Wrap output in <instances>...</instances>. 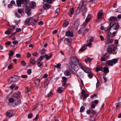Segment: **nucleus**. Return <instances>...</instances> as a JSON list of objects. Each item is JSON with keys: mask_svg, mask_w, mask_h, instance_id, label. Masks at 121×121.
I'll return each instance as SVG.
<instances>
[{"mask_svg": "<svg viewBox=\"0 0 121 121\" xmlns=\"http://www.w3.org/2000/svg\"><path fill=\"white\" fill-rule=\"evenodd\" d=\"M70 64L71 67L72 69H73L75 71H77L78 68L75 64L78 63L79 59L76 56H72L70 58Z\"/></svg>", "mask_w": 121, "mask_h": 121, "instance_id": "f257e3e1", "label": "nucleus"}, {"mask_svg": "<svg viewBox=\"0 0 121 121\" xmlns=\"http://www.w3.org/2000/svg\"><path fill=\"white\" fill-rule=\"evenodd\" d=\"M87 11V9L86 7L83 5L82 3H80L79 4L78 9H77L76 13L77 14H78L79 13L82 12V15L84 17L85 16V13H86Z\"/></svg>", "mask_w": 121, "mask_h": 121, "instance_id": "f03ea898", "label": "nucleus"}, {"mask_svg": "<svg viewBox=\"0 0 121 121\" xmlns=\"http://www.w3.org/2000/svg\"><path fill=\"white\" fill-rule=\"evenodd\" d=\"M20 77L18 76L13 75L11 76L8 79V81L11 83L17 81L19 78Z\"/></svg>", "mask_w": 121, "mask_h": 121, "instance_id": "7ed1b4c3", "label": "nucleus"}, {"mask_svg": "<svg viewBox=\"0 0 121 121\" xmlns=\"http://www.w3.org/2000/svg\"><path fill=\"white\" fill-rule=\"evenodd\" d=\"M117 62V60L116 59H113L111 60H108L106 63L107 66H108L107 65L108 64L109 66H112L114 64H115Z\"/></svg>", "mask_w": 121, "mask_h": 121, "instance_id": "20e7f679", "label": "nucleus"}, {"mask_svg": "<svg viewBox=\"0 0 121 121\" xmlns=\"http://www.w3.org/2000/svg\"><path fill=\"white\" fill-rule=\"evenodd\" d=\"M78 65L80 68L82 69L85 72L87 73L91 72L90 70L86 68L85 66H84L83 65L79 63Z\"/></svg>", "mask_w": 121, "mask_h": 121, "instance_id": "39448f33", "label": "nucleus"}, {"mask_svg": "<svg viewBox=\"0 0 121 121\" xmlns=\"http://www.w3.org/2000/svg\"><path fill=\"white\" fill-rule=\"evenodd\" d=\"M113 27V29L115 30L118 29L119 28V25L118 24L115 23L113 22H111L110 23V28L111 30V28Z\"/></svg>", "mask_w": 121, "mask_h": 121, "instance_id": "423d86ee", "label": "nucleus"}, {"mask_svg": "<svg viewBox=\"0 0 121 121\" xmlns=\"http://www.w3.org/2000/svg\"><path fill=\"white\" fill-rule=\"evenodd\" d=\"M26 2V0H17L16 1V3L18 7H21V4H24Z\"/></svg>", "mask_w": 121, "mask_h": 121, "instance_id": "0eeeda50", "label": "nucleus"}, {"mask_svg": "<svg viewBox=\"0 0 121 121\" xmlns=\"http://www.w3.org/2000/svg\"><path fill=\"white\" fill-rule=\"evenodd\" d=\"M65 35L68 37H72L73 35V32L70 31L69 30L65 32Z\"/></svg>", "mask_w": 121, "mask_h": 121, "instance_id": "6e6552de", "label": "nucleus"}, {"mask_svg": "<svg viewBox=\"0 0 121 121\" xmlns=\"http://www.w3.org/2000/svg\"><path fill=\"white\" fill-rule=\"evenodd\" d=\"M79 19H77L75 22L74 23V27L75 30H77L79 25Z\"/></svg>", "mask_w": 121, "mask_h": 121, "instance_id": "1a4fd4ad", "label": "nucleus"}, {"mask_svg": "<svg viewBox=\"0 0 121 121\" xmlns=\"http://www.w3.org/2000/svg\"><path fill=\"white\" fill-rule=\"evenodd\" d=\"M21 93L19 91H18L17 93H14L13 95V96L16 98H20V95Z\"/></svg>", "mask_w": 121, "mask_h": 121, "instance_id": "9d476101", "label": "nucleus"}, {"mask_svg": "<svg viewBox=\"0 0 121 121\" xmlns=\"http://www.w3.org/2000/svg\"><path fill=\"white\" fill-rule=\"evenodd\" d=\"M72 41V39H71L68 38L65 39L64 42L65 44H68L69 43L71 42Z\"/></svg>", "mask_w": 121, "mask_h": 121, "instance_id": "9b49d317", "label": "nucleus"}, {"mask_svg": "<svg viewBox=\"0 0 121 121\" xmlns=\"http://www.w3.org/2000/svg\"><path fill=\"white\" fill-rule=\"evenodd\" d=\"M71 70L74 74L76 75L78 77H80L82 75V73L81 72L77 73V71H75L72 69H71Z\"/></svg>", "mask_w": 121, "mask_h": 121, "instance_id": "f8f14e48", "label": "nucleus"}, {"mask_svg": "<svg viewBox=\"0 0 121 121\" xmlns=\"http://www.w3.org/2000/svg\"><path fill=\"white\" fill-rule=\"evenodd\" d=\"M96 70L97 71H103V67L101 66L98 65L96 68Z\"/></svg>", "mask_w": 121, "mask_h": 121, "instance_id": "ddd939ff", "label": "nucleus"}, {"mask_svg": "<svg viewBox=\"0 0 121 121\" xmlns=\"http://www.w3.org/2000/svg\"><path fill=\"white\" fill-rule=\"evenodd\" d=\"M65 88H63V86L59 87L57 88V91L59 93H61L63 91Z\"/></svg>", "mask_w": 121, "mask_h": 121, "instance_id": "4468645a", "label": "nucleus"}, {"mask_svg": "<svg viewBox=\"0 0 121 121\" xmlns=\"http://www.w3.org/2000/svg\"><path fill=\"white\" fill-rule=\"evenodd\" d=\"M13 31V29H9L6 31L4 34L7 35H9Z\"/></svg>", "mask_w": 121, "mask_h": 121, "instance_id": "2eb2a0df", "label": "nucleus"}, {"mask_svg": "<svg viewBox=\"0 0 121 121\" xmlns=\"http://www.w3.org/2000/svg\"><path fill=\"white\" fill-rule=\"evenodd\" d=\"M37 65L39 67H40L42 66L43 65V63L42 61L39 60H37Z\"/></svg>", "mask_w": 121, "mask_h": 121, "instance_id": "dca6fc26", "label": "nucleus"}, {"mask_svg": "<svg viewBox=\"0 0 121 121\" xmlns=\"http://www.w3.org/2000/svg\"><path fill=\"white\" fill-rule=\"evenodd\" d=\"M81 30H82V33L83 34H84L87 31H88L89 29H86V27H82L81 29Z\"/></svg>", "mask_w": 121, "mask_h": 121, "instance_id": "f3484780", "label": "nucleus"}, {"mask_svg": "<svg viewBox=\"0 0 121 121\" xmlns=\"http://www.w3.org/2000/svg\"><path fill=\"white\" fill-rule=\"evenodd\" d=\"M108 56L107 55H104L101 58L102 60L103 61H105L107 60Z\"/></svg>", "mask_w": 121, "mask_h": 121, "instance_id": "a211bd4d", "label": "nucleus"}, {"mask_svg": "<svg viewBox=\"0 0 121 121\" xmlns=\"http://www.w3.org/2000/svg\"><path fill=\"white\" fill-rule=\"evenodd\" d=\"M117 19L116 17L112 16L110 17L109 19V20L110 21H115Z\"/></svg>", "mask_w": 121, "mask_h": 121, "instance_id": "6ab92c4d", "label": "nucleus"}, {"mask_svg": "<svg viewBox=\"0 0 121 121\" xmlns=\"http://www.w3.org/2000/svg\"><path fill=\"white\" fill-rule=\"evenodd\" d=\"M30 63L34 65L36 64V61L35 59L34 58H31L30 60Z\"/></svg>", "mask_w": 121, "mask_h": 121, "instance_id": "aec40b11", "label": "nucleus"}, {"mask_svg": "<svg viewBox=\"0 0 121 121\" xmlns=\"http://www.w3.org/2000/svg\"><path fill=\"white\" fill-rule=\"evenodd\" d=\"M74 10V8H72L70 9V13H69L68 14V15L71 17H72V16Z\"/></svg>", "mask_w": 121, "mask_h": 121, "instance_id": "412c9836", "label": "nucleus"}, {"mask_svg": "<svg viewBox=\"0 0 121 121\" xmlns=\"http://www.w3.org/2000/svg\"><path fill=\"white\" fill-rule=\"evenodd\" d=\"M103 14V13L101 12H98L97 15L98 19H101Z\"/></svg>", "mask_w": 121, "mask_h": 121, "instance_id": "4be33fe9", "label": "nucleus"}, {"mask_svg": "<svg viewBox=\"0 0 121 121\" xmlns=\"http://www.w3.org/2000/svg\"><path fill=\"white\" fill-rule=\"evenodd\" d=\"M102 72L105 73H108L109 72L108 68L107 66L104 67L103 68V71H102Z\"/></svg>", "mask_w": 121, "mask_h": 121, "instance_id": "5701e85b", "label": "nucleus"}, {"mask_svg": "<svg viewBox=\"0 0 121 121\" xmlns=\"http://www.w3.org/2000/svg\"><path fill=\"white\" fill-rule=\"evenodd\" d=\"M52 54H50L49 56H48L47 54H46L44 55V57L46 58L47 60H48L50 59L52 57Z\"/></svg>", "mask_w": 121, "mask_h": 121, "instance_id": "b1692460", "label": "nucleus"}, {"mask_svg": "<svg viewBox=\"0 0 121 121\" xmlns=\"http://www.w3.org/2000/svg\"><path fill=\"white\" fill-rule=\"evenodd\" d=\"M87 48L86 45L85 44L80 49L81 51L82 52L86 50Z\"/></svg>", "mask_w": 121, "mask_h": 121, "instance_id": "393cba45", "label": "nucleus"}, {"mask_svg": "<svg viewBox=\"0 0 121 121\" xmlns=\"http://www.w3.org/2000/svg\"><path fill=\"white\" fill-rule=\"evenodd\" d=\"M114 41L113 39H108L107 40V42L109 43H112Z\"/></svg>", "mask_w": 121, "mask_h": 121, "instance_id": "a878e982", "label": "nucleus"}, {"mask_svg": "<svg viewBox=\"0 0 121 121\" xmlns=\"http://www.w3.org/2000/svg\"><path fill=\"white\" fill-rule=\"evenodd\" d=\"M83 98V100H85L86 98L87 97L89 96V95L88 94L86 93H85L82 95Z\"/></svg>", "mask_w": 121, "mask_h": 121, "instance_id": "bb28decb", "label": "nucleus"}, {"mask_svg": "<svg viewBox=\"0 0 121 121\" xmlns=\"http://www.w3.org/2000/svg\"><path fill=\"white\" fill-rule=\"evenodd\" d=\"M14 54V52L10 50L8 54L9 56V58H11V57L13 56Z\"/></svg>", "mask_w": 121, "mask_h": 121, "instance_id": "cd10ccee", "label": "nucleus"}, {"mask_svg": "<svg viewBox=\"0 0 121 121\" xmlns=\"http://www.w3.org/2000/svg\"><path fill=\"white\" fill-rule=\"evenodd\" d=\"M69 23V22L68 21H65L64 23L63 24V27H66L68 25Z\"/></svg>", "mask_w": 121, "mask_h": 121, "instance_id": "c85d7f7f", "label": "nucleus"}, {"mask_svg": "<svg viewBox=\"0 0 121 121\" xmlns=\"http://www.w3.org/2000/svg\"><path fill=\"white\" fill-rule=\"evenodd\" d=\"M6 115L9 117H11L13 115V113H10L8 112H7L6 113Z\"/></svg>", "mask_w": 121, "mask_h": 121, "instance_id": "c756f323", "label": "nucleus"}, {"mask_svg": "<svg viewBox=\"0 0 121 121\" xmlns=\"http://www.w3.org/2000/svg\"><path fill=\"white\" fill-rule=\"evenodd\" d=\"M35 5V3L34 1H32L30 3V6L31 7L33 8Z\"/></svg>", "mask_w": 121, "mask_h": 121, "instance_id": "7c9ffc66", "label": "nucleus"}, {"mask_svg": "<svg viewBox=\"0 0 121 121\" xmlns=\"http://www.w3.org/2000/svg\"><path fill=\"white\" fill-rule=\"evenodd\" d=\"M33 19V17H30L27 18L26 19V20L25 21V23L27 24H29V23L30 22L29 21V19Z\"/></svg>", "mask_w": 121, "mask_h": 121, "instance_id": "2f4dec72", "label": "nucleus"}, {"mask_svg": "<svg viewBox=\"0 0 121 121\" xmlns=\"http://www.w3.org/2000/svg\"><path fill=\"white\" fill-rule=\"evenodd\" d=\"M29 21L30 22H31L30 21H31L34 23L37 22L38 21V20L33 19H33H29Z\"/></svg>", "mask_w": 121, "mask_h": 121, "instance_id": "473e14b6", "label": "nucleus"}, {"mask_svg": "<svg viewBox=\"0 0 121 121\" xmlns=\"http://www.w3.org/2000/svg\"><path fill=\"white\" fill-rule=\"evenodd\" d=\"M40 82V81L39 80H38L37 79H36L35 81V84L37 86H39V83Z\"/></svg>", "mask_w": 121, "mask_h": 121, "instance_id": "72a5a7b5", "label": "nucleus"}, {"mask_svg": "<svg viewBox=\"0 0 121 121\" xmlns=\"http://www.w3.org/2000/svg\"><path fill=\"white\" fill-rule=\"evenodd\" d=\"M92 59H91L89 57L85 59V61L86 63H87L88 62H90L91 60Z\"/></svg>", "mask_w": 121, "mask_h": 121, "instance_id": "f704fd0d", "label": "nucleus"}, {"mask_svg": "<svg viewBox=\"0 0 121 121\" xmlns=\"http://www.w3.org/2000/svg\"><path fill=\"white\" fill-rule=\"evenodd\" d=\"M15 100L13 98H11L9 99V103L13 102Z\"/></svg>", "mask_w": 121, "mask_h": 121, "instance_id": "c9c22d12", "label": "nucleus"}, {"mask_svg": "<svg viewBox=\"0 0 121 121\" xmlns=\"http://www.w3.org/2000/svg\"><path fill=\"white\" fill-rule=\"evenodd\" d=\"M17 102L15 104L16 106H17L20 105L21 103V100H17Z\"/></svg>", "mask_w": 121, "mask_h": 121, "instance_id": "e433bc0d", "label": "nucleus"}, {"mask_svg": "<svg viewBox=\"0 0 121 121\" xmlns=\"http://www.w3.org/2000/svg\"><path fill=\"white\" fill-rule=\"evenodd\" d=\"M61 82L62 83V86L65 87L67 86L66 83V82L61 81Z\"/></svg>", "mask_w": 121, "mask_h": 121, "instance_id": "4c0bfd02", "label": "nucleus"}, {"mask_svg": "<svg viewBox=\"0 0 121 121\" xmlns=\"http://www.w3.org/2000/svg\"><path fill=\"white\" fill-rule=\"evenodd\" d=\"M62 81L67 82V78L65 77H62Z\"/></svg>", "mask_w": 121, "mask_h": 121, "instance_id": "58836bf2", "label": "nucleus"}, {"mask_svg": "<svg viewBox=\"0 0 121 121\" xmlns=\"http://www.w3.org/2000/svg\"><path fill=\"white\" fill-rule=\"evenodd\" d=\"M26 11L28 12L30 11L31 10L30 8L28 6H26Z\"/></svg>", "mask_w": 121, "mask_h": 121, "instance_id": "ea45409f", "label": "nucleus"}, {"mask_svg": "<svg viewBox=\"0 0 121 121\" xmlns=\"http://www.w3.org/2000/svg\"><path fill=\"white\" fill-rule=\"evenodd\" d=\"M45 50L44 49H42L40 51V53L41 54H44L45 53Z\"/></svg>", "mask_w": 121, "mask_h": 121, "instance_id": "a19ab883", "label": "nucleus"}, {"mask_svg": "<svg viewBox=\"0 0 121 121\" xmlns=\"http://www.w3.org/2000/svg\"><path fill=\"white\" fill-rule=\"evenodd\" d=\"M110 25L109 28L108 26L104 28V30L106 31H110Z\"/></svg>", "mask_w": 121, "mask_h": 121, "instance_id": "79ce46f5", "label": "nucleus"}, {"mask_svg": "<svg viewBox=\"0 0 121 121\" xmlns=\"http://www.w3.org/2000/svg\"><path fill=\"white\" fill-rule=\"evenodd\" d=\"M44 57V56L42 55L40 56V57H39L38 60H39L42 61L43 60V58Z\"/></svg>", "mask_w": 121, "mask_h": 121, "instance_id": "37998d69", "label": "nucleus"}, {"mask_svg": "<svg viewBox=\"0 0 121 121\" xmlns=\"http://www.w3.org/2000/svg\"><path fill=\"white\" fill-rule=\"evenodd\" d=\"M113 51L112 49L111 48H108V51L109 53L112 52Z\"/></svg>", "mask_w": 121, "mask_h": 121, "instance_id": "c03bdc74", "label": "nucleus"}, {"mask_svg": "<svg viewBox=\"0 0 121 121\" xmlns=\"http://www.w3.org/2000/svg\"><path fill=\"white\" fill-rule=\"evenodd\" d=\"M71 74V73L70 71L69 70L67 71L66 73V75L67 76L70 75Z\"/></svg>", "mask_w": 121, "mask_h": 121, "instance_id": "a18cd8bd", "label": "nucleus"}, {"mask_svg": "<svg viewBox=\"0 0 121 121\" xmlns=\"http://www.w3.org/2000/svg\"><path fill=\"white\" fill-rule=\"evenodd\" d=\"M60 10L59 8L57 9L55 11V13L58 15L60 12Z\"/></svg>", "mask_w": 121, "mask_h": 121, "instance_id": "49530a36", "label": "nucleus"}, {"mask_svg": "<svg viewBox=\"0 0 121 121\" xmlns=\"http://www.w3.org/2000/svg\"><path fill=\"white\" fill-rule=\"evenodd\" d=\"M61 65V64L60 63H59L57 64L55 66V67L58 68H60Z\"/></svg>", "mask_w": 121, "mask_h": 121, "instance_id": "de8ad7c7", "label": "nucleus"}, {"mask_svg": "<svg viewBox=\"0 0 121 121\" xmlns=\"http://www.w3.org/2000/svg\"><path fill=\"white\" fill-rule=\"evenodd\" d=\"M84 109V106H82L80 108V111L81 112H83Z\"/></svg>", "mask_w": 121, "mask_h": 121, "instance_id": "09e8293b", "label": "nucleus"}, {"mask_svg": "<svg viewBox=\"0 0 121 121\" xmlns=\"http://www.w3.org/2000/svg\"><path fill=\"white\" fill-rule=\"evenodd\" d=\"M26 13L28 16L30 15L31 14V13L30 11L28 12H26Z\"/></svg>", "mask_w": 121, "mask_h": 121, "instance_id": "8fccbe9b", "label": "nucleus"}, {"mask_svg": "<svg viewBox=\"0 0 121 121\" xmlns=\"http://www.w3.org/2000/svg\"><path fill=\"white\" fill-rule=\"evenodd\" d=\"M88 76L90 78H92L93 76V74L92 73H90L88 74Z\"/></svg>", "mask_w": 121, "mask_h": 121, "instance_id": "3c124183", "label": "nucleus"}, {"mask_svg": "<svg viewBox=\"0 0 121 121\" xmlns=\"http://www.w3.org/2000/svg\"><path fill=\"white\" fill-rule=\"evenodd\" d=\"M99 102V101L98 100H95L94 101H92V103H94L95 104H97Z\"/></svg>", "mask_w": 121, "mask_h": 121, "instance_id": "603ef678", "label": "nucleus"}, {"mask_svg": "<svg viewBox=\"0 0 121 121\" xmlns=\"http://www.w3.org/2000/svg\"><path fill=\"white\" fill-rule=\"evenodd\" d=\"M30 90V89L28 87H26L25 88L26 91L27 93L29 92Z\"/></svg>", "mask_w": 121, "mask_h": 121, "instance_id": "864d4df0", "label": "nucleus"}, {"mask_svg": "<svg viewBox=\"0 0 121 121\" xmlns=\"http://www.w3.org/2000/svg\"><path fill=\"white\" fill-rule=\"evenodd\" d=\"M52 94V91H51L50 92V93L48 94L47 95V97H49L51 96V95Z\"/></svg>", "mask_w": 121, "mask_h": 121, "instance_id": "5fc2aeb1", "label": "nucleus"}, {"mask_svg": "<svg viewBox=\"0 0 121 121\" xmlns=\"http://www.w3.org/2000/svg\"><path fill=\"white\" fill-rule=\"evenodd\" d=\"M33 117V115L32 114L30 113L28 115V117L29 118H31Z\"/></svg>", "mask_w": 121, "mask_h": 121, "instance_id": "6e6d98bb", "label": "nucleus"}, {"mask_svg": "<svg viewBox=\"0 0 121 121\" xmlns=\"http://www.w3.org/2000/svg\"><path fill=\"white\" fill-rule=\"evenodd\" d=\"M15 15L18 18H20V15L17 12H16L15 13Z\"/></svg>", "mask_w": 121, "mask_h": 121, "instance_id": "4d7b16f0", "label": "nucleus"}, {"mask_svg": "<svg viewBox=\"0 0 121 121\" xmlns=\"http://www.w3.org/2000/svg\"><path fill=\"white\" fill-rule=\"evenodd\" d=\"M21 63L24 66H25L26 65V62L23 60L21 61Z\"/></svg>", "mask_w": 121, "mask_h": 121, "instance_id": "13d9d810", "label": "nucleus"}, {"mask_svg": "<svg viewBox=\"0 0 121 121\" xmlns=\"http://www.w3.org/2000/svg\"><path fill=\"white\" fill-rule=\"evenodd\" d=\"M21 77L22 78H26L28 77V76L26 75H22Z\"/></svg>", "mask_w": 121, "mask_h": 121, "instance_id": "bf43d9fd", "label": "nucleus"}, {"mask_svg": "<svg viewBox=\"0 0 121 121\" xmlns=\"http://www.w3.org/2000/svg\"><path fill=\"white\" fill-rule=\"evenodd\" d=\"M27 73L29 75H30L31 73V69H29L27 71Z\"/></svg>", "mask_w": 121, "mask_h": 121, "instance_id": "052dcab7", "label": "nucleus"}, {"mask_svg": "<svg viewBox=\"0 0 121 121\" xmlns=\"http://www.w3.org/2000/svg\"><path fill=\"white\" fill-rule=\"evenodd\" d=\"M39 115L38 114H37L36 117L33 119V121H34V120H35L36 121L38 119V118H39Z\"/></svg>", "mask_w": 121, "mask_h": 121, "instance_id": "680f3d73", "label": "nucleus"}, {"mask_svg": "<svg viewBox=\"0 0 121 121\" xmlns=\"http://www.w3.org/2000/svg\"><path fill=\"white\" fill-rule=\"evenodd\" d=\"M12 43L14 44H16L18 43V42L17 40H14L13 42Z\"/></svg>", "mask_w": 121, "mask_h": 121, "instance_id": "e2e57ef3", "label": "nucleus"}, {"mask_svg": "<svg viewBox=\"0 0 121 121\" xmlns=\"http://www.w3.org/2000/svg\"><path fill=\"white\" fill-rule=\"evenodd\" d=\"M38 55V54L37 52H35V53H32V55L34 56H36Z\"/></svg>", "mask_w": 121, "mask_h": 121, "instance_id": "0e129e2a", "label": "nucleus"}, {"mask_svg": "<svg viewBox=\"0 0 121 121\" xmlns=\"http://www.w3.org/2000/svg\"><path fill=\"white\" fill-rule=\"evenodd\" d=\"M21 28H17L16 29V32H19L20 31H21Z\"/></svg>", "mask_w": 121, "mask_h": 121, "instance_id": "69168bd1", "label": "nucleus"}, {"mask_svg": "<svg viewBox=\"0 0 121 121\" xmlns=\"http://www.w3.org/2000/svg\"><path fill=\"white\" fill-rule=\"evenodd\" d=\"M31 56V54L29 53L28 52L27 53V58H29Z\"/></svg>", "mask_w": 121, "mask_h": 121, "instance_id": "338daca9", "label": "nucleus"}, {"mask_svg": "<svg viewBox=\"0 0 121 121\" xmlns=\"http://www.w3.org/2000/svg\"><path fill=\"white\" fill-rule=\"evenodd\" d=\"M55 117V121H59L60 120V118L58 117Z\"/></svg>", "mask_w": 121, "mask_h": 121, "instance_id": "774afa93", "label": "nucleus"}]
</instances>
